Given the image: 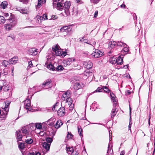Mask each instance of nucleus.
<instances>
[{
    "mask_svg": "<svg viewBox=\"0 0 155 155\" xmlns=\"http://www.w3.org/2000/svg\"><path fill=\"white\" fill-rule=\"evenodd\" d=\"M33 127L31 125H28L23 127L21 130H18L16 132L17 141H21L23 136L28 135L31 130H32Z\"/></svg>",
    "mask_w": 155,
    "mask_h": 155,
    "instance_id": "obj_1",
    "label": "nucleus"
},
{
    "mask_svg": "<svg viewBox=\"0 0 155 155\" xmlns=\"http://www.w3.org/2000/svg\"><path fill=\"white\" fill-rule=\"evenodd\" d=\"M53 8L58 10H61L64 7V3L62 0H53Z\"/></svg>",
    "mask_w": 155,
    "mask_h": 155,
    "instance_id": "obj_2",
    "label": "nucleus"
},
{
    "mask_svg": "<svg viewBox=\"0 0 155 155\" xmlns=\"http://www.w3.org/2000/svg\"><path fill=\"white\" fill-rule=\"evenodd\" d=\"M62 49H52L53 53L56 56H61L63 57H65L67 54L66 51H62Z\"/></svg>",
    "mask_w": 155,
    "mask_h": 155,
    "instance_id": "obj_3",
    "label": "nucleus"
},
{
    "mask_svg": "<svg viewBox=\"0 0 155 155\" xmlns=\"http://www.w3.org/2000/svg\"><path fill=\"white\" fill-rule=\"evenodd\" d=\"M128 51L129 49H124V50H122L121 51L122 54H124V52H125V54L119 56L117 58V65H120L123 64L124 56L125 54H127Z\"/></svg>",
    "mask_w": 155,
    "mask_h": 155,
    "instance_id": "obj_4",
    "label": "nucleus"
},
{
    "mask_svg": "<svg viewBox=\"0 0 155 155\" xmlns=\"http://www.w3.org/2000/svg\"><path fill=\"white\" fill-rule=\"evenodd\" d=\"M95 50L92 53V56L94 57L95 58H97L102 56L103 55V53L99 50L98 49H95Z\"/></svg>",
    "mask_w": 155,
    "mask_h": 155,
    "instance_id": "obj_5",
    "label": "nucleus"
},
{
    "mask_svg": "<svg viewBox=\"0 0 155 155\" xmlns=\"http://www.w3.org/2000/svg\"><path fill=\"white\" fill-rule=\"evenodd\" d=\"M71 3L70 2H66L64 3V7L65 13L67 16L70 15L69 9L71 6Z\"/></svg>",
    "mask_w": 155,
    "mask_h": 155,
    "instance_id": "obj_6",
    "label": "nucleus"
},
{
    "mask_svg": "<svg viewBox=\"0 0 155 155\" xmlns=\"http://www.w3.org/2000/svg\"><path fill=\"white\" fill-rule=\"evenodd\" d=\"M25 107H24L28 111H32L30 107L31 106V101L30 100H26L25 101Z\"/></svg>",
    "mask_w": 155,
    "mask_h": 155,
    "instance_id": "obj_7",
    "label": "nucleus"
},
{
    "mask_svg": "<svg viewBox=\"0 0 155 155\" xmlns=\"http://www.w3.org/2000/svg\"><path fill=\"white\" fill-rule=\"evenodd\" d=\"M71 92L70 90H68L64 93L61 97V99L63 101L65 100L68 97H70L71 96Z\"/></svg>",
    "mask_w": 155,
    "mask_h": 155,
    "instance_id": "obj_8",
    "label": "nucleus"
},
{
    "mask_svg": "<svg viewBox=\"0 0 155 155\" xmlns=\"http://www.w3.org/2000/svg\"><path fill=\"white\" fill-rule=\"evenodd\" d=\"M84 67L88 69H90L93 66V64L91 61H84L83 63Z\"/></svg>",
    "mask_w": 155,
    "mask_h": 155,
    "instance_id": "obj_9",
    "label": "nucleus"
},
{
    "mask_svg": "<svg viewBox=\"0 0 155 155\" xmlns=\"http://www.w3.org/2000/svg\"><path fill=\"white\" fill-rule=\"evenodd\" d=\"M65 108L64 107H61L58 110V115L60 116L61 117L64 116L65 114Z\"/></svg>",
    "mask_w": 155,
    "mask_h": 155,
    "instance_id": "obj_10",
    "label": "nucleus"
},
{
    "mask_svg": "<svg viewBox=\"0 0 155 155\" xmlns=\"http://www.w3.org/2000/svg\"><path fill=\"white\" fill-rule=\"evenodd\" d=\"M15 24L16 22L15 21H13L12 23L5 25V27L6 30L8 31L10 30L15 25Z\"/></svg>",
    "mask_w": 155,
    "mask_h": 155,
    "instance_id": "obj_11",
    "label": "nucleus"
},
{
    "mask_svg": "<svg viewBox=\"0 0 155 155\" xmlns=\"http://www.w3.org/2000/svg\"><path fill=\"white\" fill-rule=\"evenodd\" d=\"M65 100L66 103L64 107L66 109H68L69 106L73 104L72 103V101L71 98H70V97L67 98Z\"/></svg>",
    "mask_w": 155,
    "mask_h": 155,
    "instance_id": "obj_12",
    "label": "nucleus"
},
{
    "mask_svg": "<svg viewBox=\"0 0 155 155\" xmlns=\"http://www.w3.org/2000/svg\"><path fill=\"white\" fill-rule=\"evenodd\" d=\"M117 48H129V47L127 46V45L124 43H123L121 42H117Z\"/></svg>",
    "mask_w": 155,
    "mask_h": 155,
    "instance_id": "obj_13",
    "label": "nucleus"
},
{
    "mask_svg": "<svg viewBox=\"0 0 155 155\" xmlns=\"http://www.w3.org/2000/svg\"><path fill=\"white\" fill-rule=\"evenodd\" d=\"M8 107L5 106L4 108H2V113L3 114H2V115L3 117H1L3 119H5L6 118L8 112Z\"/></svg>",
    "mask_w": 155,
    "mask_h": 155,
    "instance_id": "obj_14",
    "label": "nucleus"
},
{
    "mask_svg": "<svg viewBox=\"0 0 155 155\" xmlns=\"http://www.w3.org/2000/svg\"><path fill=\"white\" fill-rule=\"evenodd\" d=\"M38 51V49H29L28 52L29 55L34 56L37 54Z\"/></svg>",
    "mask_w": 155,
    "mask_h": 155,
    "instance_id": "obj_15",
    "label": "nucleus"
},
{
    "mask_svg": "<svg viewBox=\"0 0 155 155\" xmlns=\"http://www.w3.org/2000/svg\"><path fill=\"white\" fill-rule=\"evenodd\" d=\"M117 42L114 41H110L108 43V48H117Z\"/></svg>",
    "mask_w": 155,
    "mask_h": 155,
    "instance_id": "obj_16",
    "label": "nucleus"
},
{
    "mask_svg": "<svg viewBox=\"0 0 155 155\" xmlns=\"http://www.w3.org/2000/svg\"><path fill=\"white\" fill-rule=\"evenodd\" d=\"M83 86V85L81 83H80L77 82L74 84V89L78 90L80 89Z\"/></svg>",
    "mask_w": 155,
    "mask_h": 155,
    "instance_id": "obj_17",
    "label": "nucleus"
},
{
    "mask_svg": "<svg viewBox=\"0 0 155 155\" xmlns=\"http://www.w3.org/2000/svg\"><path fill=\"white\" fill-rule=\"evenodd\" d=\"M75 61V59L74 58H68L67 61H64L63 63L66 64V65H64L66 66L67 65H69L72 63V61Z\"/></svg>",
    "mask_w": 155,
    "mask_h": 155,
    "instance_id": "obj_18",
    "label": "nucleus"
},
{
    "mask_svg": "<svg viewBox=\"0 0 155 155\" xmlns=\"http://www.w3.org/2000/svg\"><path fill=\"white\" fill-rule=\"evenodd\" d=\"M18 61V57L15 56L9 60V63L10 64H15Z\"/></svg>",
    "mask_w": 155,
    "mask_h": 155,
    "instance_id": "obj_19",
    "label": "nucleus"
},
{
    "mask_svg": "<svg viewBox=\"0 0 155 155\" xmlns=\"http://www.w3.org/2000/svg\"><path fill=\"white\" fill-rule=\"evenodd\" d=\"M18 147L20 150L21 151L23 154H24V153L25 152V147L24 143H20L19 144Z\"/></svg>",
    "mask_w": 155,
    "mask_h": 155,
    "instance_id": "obj_20",
    "label": "nucleus"
},
{
    "mask_svg": "<svg viewBox=\"0 0 155 155\" xmlns=\"http://www.w3.org/2000/svg\"><path fill=\"white\" fill-rule=\"evenodd\" d=\"M117 58L114 57H111L109 60V62L110 63L115 65H117Z\"/></svg>",
    "mask_w": 155,
    "mask_h": 155,
    "instance_id": "obj_21",
    "label": "nucleus"
},
{
    "mask_svg": "<svg viewBox=\"0 0 155 155\" xmlns=\"http://www.w3.org/2000/svg\"><path fill=\"white\" fill-rule=\"evenodd\" d=\"M42 145L43 147L45 148L46 151H48L49 150L50 146V144L46 142H44L42 143Z\"/></svg>",
    "mask_w": 155,
    "mask_h": 155,
    "instance_id": "obj_22",
    "label": "nucleus"
},
{
    "mask_svg": "<svg viewBox=\"0 0 155 155\" xmlns=\"http://www.w3.org/2000/svg\"><path fill=\"white\" fill-rule=\"evenodd\" d=\"M62 125L63 123L61 120H59L54 125V127L55 128L58 129Z\"/></svg>",
    "mask_w": 155,
    "mask_h": 155,
    "instance_id": "obj_23",
    "label": "nucleus"
},
{
    "mask_svg": "<svg viewBox=\"0 0 155 155\" xmlns=\"http://www.w3.org/2000/svg\"><path fill=\"white\" fill-rule=\"evenodd\" d=\"M112 145H111L110 143H109L108 145V150L107 153L109 155H111L113 153V150L112 149Z\"/></svg>",
    "mask_w": 155,
    "mask_h": 155,
    "instance_id": "obj_24",
    "label": "nucleus"
},
{
    "mask_svg": "<svg viewBox=\"0 0 155 155\" xmlns=\"http://www.w3.org/2000/svg\"><path fill=\"white\" fill-rule=\"evenodd\" d=\"M111 99L114 102H116V99L114 94L113 93L111 92L110 93Z\"/></svg>",
    "mask_w": 155,
    "mask_h": 155,
    "instance_id": "obj_25",
    "label": "nucleus"
},
{
    "mask_svg": "<svg viewBox=\"0 0 155 155\" xmlns=\"http://www.w3.org/2000/svg\"><path fill=\"white\" fill-rule=\"evenodd\" d=\"M8 5V2L6 1H4L1 3V5L3 9H5L7 8Z\"/></svg>",
    "mask_w": 155,
    "mask_h": 155,
    "instance_id": "obj_26",
    "label": "nucleus"
},
{
    "mask_svg": "<svg viewBox=\"0 0 155 155\" xmlns=\"http://www.w3.org/2000/svg\"><path fill=\"white\" fill-rule=\"evenodd\" d=\"M92 73L91 72H90V71L88 70L85 71L84 72V75L87 77H89L90 76H91L92 75Z\"/></svg>",
    "mask_w": 155,
    "mask_h": 155,
    "instance_id": "obj_27",
    "label": "nucleus"
},
{
    "mask_svg": "<svg viewBox=\"0 0 155 155\" xmlns=\"http://www.w3.org/2000/svg\"><path fill=\"white\" fill-rule=\"evenodd\" d=\"M66 150L68 153L71 154L74 151V149L72 147H67L66 148Z\"/></svg>",
    "mask_w": 155,
    "mask_h": 155,
    "instance_id": "obj_28",
    "label": "nucleus"
},
{
    "mask_svg": "<svg viewBox=\"0 0 155 155\" xmlns=\"http://www.w3.org/2000/svg\"><path fill=\"white\" fill-rule=\"evenodd\" d=\"M78 132L79 135L81 137H81H83L82 134V130L81 129V126H78Z\"/></svg>",
    "mask_w": 155,
    "mask_h": 155,
    "instance_id": "obj_29",
    "label": "nucleus"
},
{
    "mask_svg": "<svg viewBox=\"0 0 155 155\" xmlns=\"http://www.w3.org/2000/svg\"><path fill=\"white\" fill-rule=\"evenodd\" d=\"M117 112L116 111V108H113L111 112V118H113L116 115Z\"/></svg>",
    "mask_w": 155,
    "mask_h": 155,
    "instance_id": "obj_30",
    "label": "nucleus"
},
{
    "mask_svg": "<svg viewBox=\"0 0 155 155\" xmlns=\"http://www.w3.org/2000/svg\"><path fill=\"white\" fill-rule=\"evenodd\" d=\"M5 21V19L4 16L0 15V24H3Z\"/></svg>",
    "mask_w": 155,
    "mask_h": 155,
    "instance_id": "obj_31",
    "label": "nucleus"
},
{
    "mask_svg": "<svg viewBox=\"0 0 155 155\" xmlns=\"http://www.w3.org/2000/svg\"><path fill=\"white\" fill-rule=\"evenodd\" d=\"M39 18L40 20H46L48 19L47 15L45 14H44L43 15V16H40Z\"/></svg>",
    "mask_w": 155,
    "mask_h": 155,
    "instance_id": "obj_32",
    "label": "nucleus"
},
{
    "mask_svg": "<svg viewBox=\"0 0 155 155\" xmlns=\"http://www.w3.org/2000/svg\"><path fill=\"white\" fill-rule=\"evenodd\" d=\"M51 80H48L44 82L42 84L43 86H48L51 83Z\"/></svg>",
    "mask_w": 155,
    "mask_h": 155,
    "instance_id": "obj_33",
    "label": "nucleus"
},
{
    "mask_svg": "<svg viewBox=\"0 0 155 155\" xmlns=\"http://www.w3.org/2000/svg\"><path fill=\"white\" fill-rule=\"evenodd\" d=\"M25 141L27 143L30 144L31 143L33 142V140L31 138H30L26 140Z\"/></svg>",
    "mask_w": 155,
    "mask_h": 155,
    "instance_id": "obj_34",
    "label": "nucleus"
},
{
    "mask_svg": "<svg viewBox=\"0 0 155 155\" xmlns=\"http://www.w3.org/2000/svg\"><path fill=\"white\" fill-rule=\"evenodd\" d=\"M52 139L50 137H47L46 139V141L48 142V143L51 144V143L52 141Z\"/></svg>",
    "mask_w": 155,
    "mask_h": 155,
    "instance_id": "obj_35",
    "label": "nucleus"
},
{
    "mask_svg": "<svg viewBox=\"0 0 155 155\" xmlns=\"http://www.w3.org/2000/svg\"><path fill=\"white\" fill-rule=\"evenodd\" d=\"M47 68L48 69H49L50 70H54V66L52 64H50L48 65L47 66Z\"/></svg>",
    "mask_w": 155,
    "mask_h": 155,
    "instance_id": "obj_36",
    "label": "nucleus"
},
{
    "mask_svg": "<svg viewBox=\"0 0 155 155\" xmlns=\"http://www.w3.org/2000/svg\"><path fill=\"white\" fill-rule=\"evenodd\" d=\"M35 127L38 129H40L42 128V125L41 123H36Z\"/></svg>",
    "mask_w": 155,
    "mask_h": 155,
    "instance_id": "obj_37",
    "label": "nucleus"
},
{
    "mask_svg": "<svg viewBox=\"0 0 155 155\" xmlns=\"http://www.w3.org/2000/svg\"><path fill=\"white\" fill-rule=\"evenodd\" d=\"M71 29L68 26H66V29L65 30L64 32H65V34H68L69 33V32L71 30Z\"/></svg>",
    "mask_w": 155,
    "mask_h": 155,
    "instance_id": "obj_38",
    "label": "nucleus"
},
{
    "mask_svg": "<svg viewBox=\"0 0 155 155\" xmlns=\"http://www.w3.org/2000/svg\"><path fill=\"white\" fill-rule=\"evenodd\" d=\"M66 29V26H64L61 28L60 30V32L61 33H63L64 32L65 30Z\"/></svg>",
    "mask_w": 155,
    "mask_h": 155,
    "instance_id": "obj_39",
    "label": "nucleus"
},
{
    "mask_svg": "<svg viewBox=\"0 0 155 155\" xmlns=\"http://www.w3.org/2000/svg\"><path fill=\"white\" fill-rule=\"evenodd\" d=\"M17 10L20 12L22 14H27V12L25 11L24 10H22L21 9L18 8H16Z\"/></svg>",
    "mask_w": 155,
    "mask_h": 155,
    "instance_id": "obj_40",
    "label": "nucleus"
},
{
    "mask_svg": "<svg viewBox=\"0 0 155 155\" xmlns=\"http://www.w3.org/2000/svg\"><path fill=\"white\" fill-rule=\"evenodd\" d=\"M59 104V103L58 102H57L55 103L54 105L53 106L52 110H55L56 108H57Z\"/></svg>",
    "mask_w": 155,
    "mask_h": 155,
    "instance_id": "obj_41",
    "label": "nucleus"
},
{
    "mask_svg": "<svg viewBox=\"0 0 155 155\" xmlns=\"http://www.w3.org/2000/svg\"><path fill=\"white\" fill-rule=\"evenodd\" d=\"M103 89L104 91L106 93H109L110 92V90H109L106 86H104L103 87Z\"/></svg>",
    "mask_w": 155,
    "mask_h": 155,
    "instance_id": "obj_42",
    "label": "nucleus"
},
{
    "mask_svg": "<svg viewBox=\"0 0 155 155\" xmlns=\"http://www.w3.org/2000/svg\"><path fill=\"white\" fill-rule=\"evenodd\" d=\"M8 63L9 62L7 61L4 60L2 62V65L5 67H6Z\"/></svg>",
    "mask_w": 155,
    "mask_h": 155,
    "instance_id": "obj_43",
    "label": "nucleus"
},
{
    "mask_svg": "<svg viewBox=\"0 0 155 155\" xmlns=\"http://www.w3.org/2000/svg\"><path fill=\"white\" fill-rule=\"evenodd\" d=\"M63 67L61 65L58 66L56 68V70L58 71H62L63 70Z\"/></svg>",
    "mask_w": 155,
    "mask_h": 155,
    "instance_id": "obj_44",
    "label": "nucleus"
},
{
    "mask_svg": "<svg viewBox=\"0 0 155 155\" xmlns=\"http://www.w3.org/2000/svg\"><path fill=\"white\" fill-rule=\"evenodd\" d=\"M38 3L37 6V8H39L41 6V4L42 3L43 1L42 0H38Z\"/></svg>",
    "mask_w": 155,
    "mask_h": 155,
    "instance_id": "obj_45",
    "label": "nucleus"
},
{
    "mask_svg": "<svg viewBox=\"0 0 155 155\" xmlns=\"http://www.w3.org/2000/svg\"><path fill=\"white\" fill-rule=\"evenodd\" d=\"M74 107V104H72L71 105H70L68 106V109L70 111H71L72 110H73V108Z\"/></svg>",
    "mask_w": 155,
    "mask_h": 155,
    "instance_id": "obj_46",
    "label": "nucleus"
},
{
    "mask_svg": "<svg viewBox=\"0 0 155 155\" xmlns=\"http://www.w3.org/2000/svg\"><path fill=\"white\" fill-rule=\"evenodd\" d=\"M28 66L27 69H28L31 67L33 66V64L31 61H29L28 62Z\"/></svg>",
    "mask_w": 155,
    "mask_h": 155,
    "instance_id": "obj_47",
    "label": "nucleus"
},
{
    "mask_svg": "<svg viewBox=\"0 0 155 155\" xmlns=\"http://www.w3.org/2000/svg\"><path fill=\"white\" fill-rule=\"evenodd\" d=\"M73 136V135L71 133H70L69 132H68V134L67 135V138L68 139H69L71 138Z\"/></svg>",
    "mask_w": 155,
    "mask_h": 155,
    "instance_id": "obj_48",
    "label": "nucleus"
},
{
    "mask_svg": "<svg viewBox=\"0 0 155 155\" xmlns=\"http://www.w3.org/2000/svg\"><path fill=\"white\" fill-rule=\"evenodd\" d=\"M91 2L93 3L94 4H96L98 3L100 0H90Z\"/></svg>",
    "mask_w": 155,
    "mask_h": 155,
    "instance_id": "obj_49",
    "label": "nucleus"
},
{
    "mask_svg": "<svg viewBox=\"0 0 155 155\" xmlns=\"http://www.w3.org/2000/svg\"><path fill=\"white\" fill-rule=\"evenodd\" d=\"M2 89L5 91H8L9 90L8 87H5V86H3Z\"/></svg>",
    "mask_w": 155,
    "mask_h": 155,
    "instance_id": "obj_50",
    "label": "nucleus"
},
{
    "mask_svg": "<svg viewBox=\"0 0 155 155\" xmlns=\"http://www.w3.org/2000/svg\"><path fill=\"white\" fill-rule=\"evenodd\" d=\"M61 48L57 44L54 45L52 48Z\"/></svg>",
    "mask_w": 155,
    "mask_h": 155,
    "instance_id": "obj_51",
    "label": "nucleus"
},
{
    "mask_svg": "<svg viewBox=\"0 0 155 155\" xmlns=\"http://www.w3.org/2000/svg\"><path fill=\"white\" fill-rule=\"evenodd\" d=\"M102 88L100 87H98L97 89L95 91L96 92H102Z\"/></svg>",
    "mask_w": 155,
    "mask_h": 155,
    "instance_id": "obj_52",
    "label": "nucleus"
},
{
    "mask_svg": "<svg viewBox=\"0 0 155 155\" xmlns=\"http://www.w3.org/2000/svg\"><path fill=\"white\" fill-rule=\"evenodd\" d=\"M71 155H78V153L76 151H73L71 153Z\"/></svg>",
    "mask_w": 155,
    "mask_h": 155,
    "instance_id": "obj_53",
    "label": "nucleus"
},
{
    "mask_svg": "<svg viewBox=\"0 0 155 155\" xmlns=\"http://www.w3.org/2000/svg\"><path fill=\"white\" fill-rule=\"evenodd\" d=\"M50 28V27H45V28L44 30H45V31H49V28Z\"/></svg>",
    "mask_w": 155,
    "mask_h": 155,
    "instance_id": "obj_54",
    "label": "nucleus"
},
{
    "mask_svg": "<svg viewBox=\"0 0 155 155\" xmlns=\"http://www.w3.org/2000/svg\"><path fill=\"white\" fill-rule=\"evenodd\" d=\"M57 18V17H56V15H52L51 17V18L50 19H55Z\"/></svg>",
    "mask_w": 155,
    "mask_h": 155,
    "instance_id": "obj_55",
    "label": "nucleus"
},
{
    "mask_svg": "<svg viewBox=\"0 0 155 155\" xmlns=\"http://www.w3.org/2000/svg\"><path fill=\"white\" fill-rule=\"evenodd\" d=\"M10 103V102L9 101H6L5 102V106L7 107H8Z\"/></svg>",
    "mask_w": 155,
    "mask_h": 155,
    "instance_id": "obj_56",
    "label": "nucleus"
},
{
    "mask_svg": "<svg viewBox=\"0 0 155 155\" xmlns=\"http://www.w3.org/2000/svg\"><path fill=\"white\" fill-rule=\"evenodd\" d=\"M97 15L98 11H96L94 13V17L96 18L97 16Z\"/></svg>",
    "mask_w": 155,
    "mask_h": 155,
    "instance_id": "obj_57",
    "label": "nucleus"
},
{
    "mask_svg": "<svg viewBox=\"0 0 155 155\" xmlns=\"http://www.w3.org/2000/svg\"><path fill=\"white\" fill-rule=\"evenodd\" d=\"M27 155H35V153L34 152H28L27 153Z\"/></svg>",
    "mask_w": 155,
    "mask_h": 155,
    "instance_id": "obj_58",
    "label": "nucleus"
},
{
    "mask_svg": "<svg viewBox=\"0 0 155 155\" xmlns=\"http://www.w3.org/2000/svg\"><path fill=\"white\" fill-rule=\"evenodd\" d=\"M126 6L124 4H122L120 5V7L121 8H125Z\"/></svg>",
    "mask_w": 155,
    "mask_h": 155,
    "instance_id": "obj_59",
    "label": "nucleus"
},
{
    "mask_svg": "<svg viewBox=\"0 0 155 155\" xmlns=\"http://www.w3.org/2000/svg\"><path fill=\"white\" fill-rule=\"evenodd\" d=\"M83 43H87V44H90L89 43H88L87 42V40H86V39H84V41L83 42Z\"/></svg>",
    "mask_w": 155,
    "mask_h": 155,
    "instance_id": "obj_60",
    "label": "nucleus"
},
{
    "mask_svg": "<svg viewBox=\"0 0 155 155\" xmlns=\"http://www.w3.org/2000/svg\"><path fill=\"white\" fill-rule=\"evenodd\" d=\"M4 16L5 17H7L9 16V14L8 13H5L4 14Z\"/></svg>",
    "mask_w": 155,
    "mask_h": 155,
    "instance_id": "obj_61",
    "label": "nucleus"
},
{
    "mask_svg": "<svg viewBox=\"0 0 155 155\" xmlns=\"http://www.w3.org/2000/svg\"><path fill=\"white\" fill-rule=\"evenodd\" d=\"M124 153H125V151L123 150V151H122L120 152V155H124Z\"/></svg>",
    "mask_w": 155,
    "mask_h": 155,
    "instance_id": "obj_62",
    "label": "nucleus"
},
{
    "mask_svg": "<svg viewBox=\"0 0 155 155\" xmlns=\"http://www.w3.org/2000/svg\"><path fill=\"white\" fill-rule=\"evenodd\" d=\"M84 37H83V38H82L81 39H80V41L81 42H82L83 43V42L84 41Z\"/></svg>",
    "mask_w": 155,
    "mask_h": 155,
    "instance_id": "obj_63",
    "label": "nucleus"
},
{
    "mask_svg": "<svg viewBox=\"0 0 155 155\" xmlns=\"http://www.w3.org/2000/svg\"><path fill=\"white\" fill-rule=\"evenodd\" d=\"M66 34L65 32H64L63 33H61V35H63V36H66L67 35V34Z\"/></svg>",
    "mask_w": 155,
    "mask_h": 155,
    "instance_id": "obj_64",
    "label": "nucleus"
}]
</instances>
